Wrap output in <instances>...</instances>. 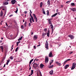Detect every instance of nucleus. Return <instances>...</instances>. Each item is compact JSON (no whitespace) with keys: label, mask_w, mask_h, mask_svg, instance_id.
Segmentation results:
<instances>
[{"label":"nucleus","mask_w":76,"mask_h":76,"mask_svg":"<svg viewBox=\"0 0 76 76\" xmlns=\"http://www.w3.org/2000/svg\"><path fill=\"white\" fill-rule=\"evenodd\" d=\"M73 53V52H70L69 54H72Z\"/></svg>","instance_id":"43"},{"label":"nucleus","mask_w":76,"mask_h":76,"mask_svg":"<svg viewBox=\"0 0 76 76\" xmlns=\"http://www.w3.org/2000/svg\"><path fill=\"white\" fill-rule=\"evenodd\" d=\"M39 75H38V73H37V76H42V74H41V72H39Z\"/></svg>","instance_id":"14"},{"label":"nucleus","mask_w":76,"mask_h":76,"mask_svg":"<svg viewBox=\"0 0 76 76\" xmlns=\"http://www.w3.org/2000/svg\"><path fill=\"white\" fill-rule=\"evenodd\" d=\"M3 11L2 10H1V12L0 16H3Z\"/></svg>","instance_id":"21"},{"label":"nucleus","mask_w":76,"mask_h":76,"mask_svg":"<svg viewBox=\"0 0 76 76\" xmlns=\"http://www.w3.org/2000/svg\"><path fill=\"white\" fill-rule=\"evenodd\" d=\"M4 60L3 59L2 60V62H3L4 61Z\"/></svg>","instance_id":"63"},{"label":"nucleus","mask_w":76,"mask_h":76,"mask_svg":"<svg viewBox=\"0 0 76 76\" xmlns=\"http://www.w3.org/2000/svg\"><path fill=\"white\" fill-rule=\"evenodd\" d=\"M22 40V39L20 37L18 39V41H20V40Z\"/></svg>","instance_id":"39"},{"label":"nucleus","mask_w":76,"mask_h":76,"mask_svg":"<svg viewBox=\"0 0 76 76\" xmlns=\"http://www.w3.org/2000/svg\"><path fill=\"white\" fill-rule=\"evenodd\" d=\"M19 44H18V43H17V46H18V45Z\"/></svg>","instance_id":"64"},{"label":"nucleus","mask_w":76,"mask_h":76,"mask_svg":"<svg viewBox=\"0 0 76 76\" xmlns=\"http://www.w3.org/2000/svg\"><path fill=\"white\" fill-rule=\"evenodd\" d=\"M42 2H41L40 3V7H42Z\"/></svg>","instance_id":"24"},{"label":"nucleus","mask_w":76,"mask_h":76,"mask_svg":"<svg viewBox=\"0 0 76 76\" xmlns=\"http://www.w3.org/2000/svg\"><path fill=\"white\" fill-rule=\"evenodd\" d=\"M30 12H29V13H32V11H31V10H30Z\"/></svg>","instance_id":"45"},{"label":"nucleus","mask_w":76,"mask_h":76,"mask_svg":"<svg viewBox=\"0 0 76 76\" xmlns=\"http://www.w3.org/2000/svg\"><path fill=\"white\" fill-rule=\"evenodd\" d=\"M76 63H73L72 67L71 68V70H73V69H75V67H76Z\"/></svg>","instance_id":"3"},{"label":"nucleus","mask_w":76,"mask_h":76,"mask_svg":"<svg viewBox=\"0 0 76 76\" xmlns=\"http://www.w3.org/2000/svg\"><path fill=\"white\" fill-rule=\"evenodd\" d=\"M5 66H6V64H5L4 65V66H3V67H5Z\"/></svg>","instance_id":"58"},{"label":"nucleus","mask_w":76,"mask_h":76,"mask_svg":"<svg viewBox=\"0 0 76 76\" xmlns=\"http://www.w3.org/2000/svg\"><path fill=\"white\" fill-rule=\"evenodd\" d=\"M10 61V59H8L7 61V63H9V62Z\"/></svg>","instance_id":"38"},{"label":"nucleus","mask_w":76,"mask_h":76,"mask_svg":"<svg viewBox=\"0 0 76 76\" xmlns=\"http://www.w3.org/2000/svg\"><path fill=\"white\" fill-rule=\"evenodd\" d=\"M6 11H7V9L6 8L4 11V12L5 13H6Z\"/></svg>","instance_id":"49"},{"label":"nucleus","mask_w":76,"mask_h":76,"mask_svg":"<svg viewBox=\"0 0 76 76\" xmlns=\"http://www.w3.org/2000/svg\"><path fill=\"white\" fill-rule=\"evenodd\" d=\"M3 8H4L2 9V10H5L6 9V7L5 6H4L3 7Z\"/></svg>","instance_id":"23"},{"label":"nucleus","mask_w":76,"mask_h":76,"mask_svg":"<svg viewBox=\"0 0 76 76\" xmlns=\"http://www.w3.org/2000/svg\"><path fill=\"white\" fill-rule=\"evenodd\" d=\"M71 59H67V60H66L67 61H70V60Z\"/></svg>","instance_id":"54"},{"label":"nucleus","mask_w":76,"mask_h":76,"mask_svg":"<svg viewBox=\"0 0 76 76\" xmlns=\"http://www.w3.org/2000/svg\"><path fill=\"white\" fill-rule=\"evenodd\" d=\"M33 73H34V70H31V75H32Z\"/></svg>","instance_id":"26"},{"label":"nucleus","mask_w":76,"mask_h":76,"mask_svg":"<svg viewBox=\"0 0 76 76\" xmlns=\"http://www.w3.org/2000/svg\"><path fill=\"white\" fill-rule=\"evenodd\" d=\"M38 44H39V45H37V47H39V46H40V42H39Z\"/></svg>","instance_id":"37"},{"label":"nucleus","mask_w":76,"mask_h":76,"mask_svg":"<svg viewBox=\"0 0 76 76\" xmlns=\"http://www.w3.org/2000/svg\"><path fill=\"white\" fill-rule=\"evenodd\" d=\"M33 60H34V59L31 60L30 61H31V62H32V61H33Z\"/></svg>","instance_id":"52"},{"label":"nucleus","mask_w":76,"mask_h":76,"mask_svg":"<svg viewBox=\"0 0 76 76\" xmlns=\"http://www.w3.org/2000/svg\"><path fill=\"white\" fill-rule=\"evenodd\" d=\"M56 64H57L59 66H61V63H59L58 62H56Z\"/></svg>","instance_id":"15"},{"label":"nucleus","mask_w":76,"mask_h":76,"mask_svg":"<svg viewBox=\"0 0 76 76\" xmlns=\"http://www.w3.org/2000/svg\"><path fill=\"white\" fill-rule=\"evenodd\" d=\"M68 37H69V38H71V39H74V36H73V35H69V36H68Z\"/></svg>","instance_id":"4"},{"label":"nucleus","mask_w":76,"mask_h":76,"mask_svg":"<svg viewBox=\"0 0 76 76\" xmlns=\"http://www.w3.org/2000/svg\"><path fill=\"white\" fill-rule=\"evenodd\" d=\"M0 48L1 49L2 52H3L4 51L3 50L4 49V48H3V46H1L0 47Z\"/></svg>","instance_id":"16"},{"label":"nucleus","mask_w":76,"mask_h":76,"mask_svg":"<svg viewBox=\"0 0 76 76\" xmlns=\"http://www.w3.org/2000/svg\"><path fill=\"white\" fill-rule=\"evenodd\" d=\"M26 24H27V22H26V21L24 23V26L25 27H26Z\"/></svg>","instance_id":"25"},{"label":"nucleus","mask_w":76,"mask_h":76,"mask_svg":"<svg viewBox=\"0 0 76 76\" xmlns=\"http://www.w3.org/2000/svg\"><path fill=\"white\" fill-rule=\"evenodd\" d=\"M53 56H53V55L52 52H50L49 54V57H53Z\"/></svg>","instance_id":"5"},{"label":"nucleus","mask_w":76,"mask_h":76,"mask_svg":"<svg viewBox=\"0 0 76 76\" xmlns=\"http://www.w3.org/2000/svg\"><path fill=\"white\" fill-rule=\"evenodd\" d=\"M71 5L72 6H75V3H72Z\"/></svg>","instance_id":"32"},{"label":"nucleus","mask_w":76,"mask_h":76,"mask_svg":"<svg viewBox=\"0 0 76 76\" xmlns=\"http://www.w3.org/2000/svg\"><path fill=\"white\" fill-rule=\"evenodd\" d=\"M67 62V60H66L65 62H64V64H66Z\"/></svg>","instance_id":"44"},{"label":"nucleus","mask_w":76,"mask_h":76,"mask_svg":"<svg viewBox=\"0 0 76 76\" xmlns=\"http://www.w3.org/2000/svg\"><path fill=\"white\" fill-rule=\"evenodd\" d=\"M53 19L52 18H51L50 19H48L49 23L50 25V26L51 27V28L52 29V32H53V28H54V27H53V26L51 23V20Z\"/></svg>","instance_id":"1"},{"label":"nucleus","mask_w":76,"mask_h":76,"mask_svg":"<svg viewBox=\"0 0 76 76\" xmlns=\"http://www.w3.org/2000/svg\"><path fill=\"white\" fill-rule=\"evenodd\" d=\"M50 36V31H48V37H49Z\"/></svg>","instance_id":"31"},{"label":"nucleus","mask_w":76,"mask_h":76,"mask_svg":"<svg viewBox=\"0 0 76 76\" xmlns=\"http://www.w3.org/2000/svg\"><path fill=\"white\" fill-rule=\"evenodd\" d=\"M34 49H36V47H35V46H34Z\"/></svg>","instance_id":"53"},{"label":"nucleus","mask_w":76,"mask_h":76,"mask_svg":"<svg viewBox=\"0 0 76 76\" xmlns=\"http://www.w3.org/2000/svg\"><path fill=\"white\" fill-rule=\"evenodd\" d=\"M11 0H7L6 1H10Z\"/></svg>","instance_id":"61"},{"label":"nucleus","mask_w":76,"mask_h":76,"mask_svg":"<svg viewBox=\"0 0 76 76\" xmlns=\"http://www.w3.org/2000/svg\"><path fill=\"white\" fill-rule=\"evenodd\" d=\"M44 66V65L43 64H41L40 65V68H41V69H42Z\"/></svg>","instance_id":"13"},{"label":"nucleus","mask_w":76,"mask_h":76,"mask_svg":"<svg viewBox=\"0 0 76 76\" xmlns=\"http://www.w3.org/2000/svg\"><path fill=\"white\" fill-rule=\"evenodd\" d=\"M31 20L33 22H34V18L33 19H31Z\"/></svg>","instance_id":"46"},{"label":"nucleus","mask_w":76,"mask_h":76,"mask_svg":"<svg viewBox=\"0 0 76 76\" xmlns=\"http://www.w3.org/2000/svg\"><path fill=\"white\" fill-rule=\"evenodd\" d=\"M24 13H25V14H26V13H27V11H25L24 12Z\"/></svg>","instance_id":"50"},{"label":"nucleus","mask_w":76,"mask_h":76,"mask_svg":"<svg viewBox=\"0 0 76 76\" xmlns=\"http://www.w3.org/2000/svg\"><path fill=\"white\" fill-rule=\"evenodd\" d=\"M33 38L34 40H37L38 39V37L36 35H34V36Z\"/></svg>","instance_id":"9"},{"label":"nucleus","mask_w":76,"mask_h":76,"mask_svg":"<svg viewBox=\"0 0 76 76\" xmlns=\"http://www.w3.org/2000/svg\"><path fill=\"white\" fill-rule=\"evenodd\" d=\"M47 34V36H48V33H45V34H44V35H46V34Z\"/></svg>","instance_id":"42"},{"label":"nucleus","mask_w":76,"mask_h":76,"mask_svg":"<svg viewBox=\"0 0 76 76\" xmlns=\"http://www.w3.org/2000/svg\"><path fill=\"white\" fill-rule=\"evenodd\" d=\"M19 48V47H18L17 48L15 49V52H17V51H18V49Z\"/></svg>","instance_id":"33"},{"label":"nucleus","mask_w":76,"mask_h":76,"mask_svg":"<svg viewBox=\"0 0 76 76\" xmlns=\"http://www.w3.org/2000/svg\"><path fill=\"white\" fill-rule=\"evenodd\" d=\"M29 21H30L31 23H32V21L31 20H30Z\"/></svg>","instance_id":"47"},{"label":"nucleus","mask_w":76,"mask_h":76,"mask_svg":"<svg viewBox=\"0 0 76 76\" xmlns=\"http://www.w3.org/2000/svg\"><path fill=\"white\" fill-rule=\"evenodd\" d=\"M45 45L46 48L48 49V41L47 40L46 41Z\"/></svg>","instance_id":"6"},{"label":"nucleus","mask_w":76,"mask_h":76,"mask_svg":"<svg viewBox=\"0 0 76 76\" xmlns=\"http://www.w3.org/2000/svg\"><path fill=\"white\" fill-rule=\"evenodd\" d=\"M10 60H13V57L12 56H11L10 57Z\"/></svg>","instance_id":"27"},{"label":"nucleus","mask_w":76,"mask_h":76,"mask_svg":"<svg viewBox=\"0 0 76 76\" xmlns=\"http://www.w3.org/2000/svg\"><path fill=\"white\" fill-rule=\"evenodd\" d=\"M52 63H53V62H51L50 63V65H51V64H52Z\"/></svg>","instance_id":"59"},{"label":"nucleus","mask_w":76,"mask_h":76,"mask_svg":"<svg viewBox=\"0 0 76 76\" xmlns=\"http://www.w3.org/2000/svg\"><path fill=\"white\" fill-rule=\"evenodd\" d=\"M42 11L43 14H44V15H45V11H44V10H42Z\"/></svg>","instance_id":"30"},{"label":"nucleus","mask_w":76,"mask_h":76,"mask_svg":"<svg viewBox=\"0 0 76 76\" xmlns=\"http://www.w3.org/2000/svg\"><path fill=\"white\" fill-rule=\"evenodd\" d=\"M58 14V13H56V14H54L52 16V17H55V16H56V15H57Z\"/></svg>","instance_id":"17"},{"label":"nucleus","mask_w":76,"mask_h":76,"mask_svg":"<svg viewBox=\"0 0 76 76\" xmlns=\"http://www.w3.org/2000/svg\"><path fill=\"white\" fill-rule=\"evenodd\" d=\"M33 16L34 18V19L35 18H37V17H36V15H35V14H33Z\"/></svg>","instance_id":"28"},{"label":"nucleus","mask_w":76,"mask_h":76,"mask_svg":"<svg viewBox=\"0 0 76 76\" xmlns=\"http://www.w3.org/2000/svg\"><path fill=\"white\" fill-rule=\"evenodd\" d=\"M48 6H50V0H48Z\"/></svg>","instance_id":"19"},{"label":"nucleus","mask_w":76,"mask_h":76,"mask_svg":"<svg viewBox=\"0 0 76 76\" xmlns=\"http://www.w3.org/2000/svg\"><path fill=\"white\" fill-rule=\"evenodd\" d=\"M50 75H53V70H51L50 72H49Z\"/></svg>","instance_id":"18"},{"label":"nucleus","mask_w":76,"mask_h":76,"mask_svg":"<svg viewBox=\"0 0 76 76\" xmlns=\"http://www.w3.org/2000/svg\"><path fill=\"white\" fill-rule=\"evenodd\" d=\"M16 1L15 0H12L11 1V3L12 4H15V3H16Z\"/></svg>","instance_id":"7"},{"label":"nucleus","mask_w":76,"mask_h":76,"mask_svg":"<svg viewBox=\"0 0 76 76\" xmlns=\"http://www.w3.org/2000/svg\"><path fill=\"white\" fill-rule=\"evenodd\" d=\"M58 9H57L56 10V12L57 13H58Z\"/></svg>","instance_id":"62"},{"label":"nucleus","mask_w":76,"mask_h":76,"mask_svg":"<svg viewBox=\"0 0 76 76\" xmlns=\"http://www.w3.org/2000/svg\"><path fill=\"white\" fill-rule=\"evenodd\" d=\"M69 67V64H67L65 66H64V68L65 69H67L68 67Z\"/></svg>","instance_id":"11"},{"label":"nucleus","mask_w":76,"mask_h":76,"mask_svg":"<svg viewBox=\"0 0 76 76\" xmlns=\"http://www.w3.org/2000/svg\"><path fill=\"white\" fill-rule=\"evenodd\" d=\"M45 32H47V28H45L44 29Z\"/></svg>","instance_id":"41"},{"label":"nucleus","mask_w":76,"mask_h":76,"mask_svg":"<svg viewBox=\"0 0 76 76\" xmlns=\"http://www.w3.org/2000/svg\"><path fill=\"white\" fill-rule=\"evenodd\" d=\"M5 58H6V57L4 56V58H3V59L4 60H5Z\"/></svg>","instance_id":"51"},{"label":"nucleus","mask_w":76,"mask_h":76,"mask_svg":"<svg viewBox=\"0 0 76 76\" xmlns=\"http://www.w3.org/2000/svg\"><path fill=\"white\" fill-rule=\"evenodd\" d=\"M54 66V65H53L51 66L50 65L48 66L49 68H53Z\"/></svg>","instance_id":"20"},{"label":"nucleus","mask_w":76,"mask_h":76,"mask_svg":"<svg viewBox=\"0 0 76 76\" xmlns=\"http://www.w3.org/2000/svg\"><path fill=\"white\" fill-rule=\"evenodd\" d=\"M12 16H13V14H12V15H10L9 16L10 17H12Z\"/></svg>","instance_id":"55"},{"label":"nucleus","mask_w":76,"mask_h":76,"mask_svg":"<svg viewBox=\"0 0 76 76\" xmlns=\"http://www.w3.org/2000/svg\"><path fill=\"white\" fill-rule=\"evenodd\" d=\"M31 26V23H29L28 24V26Z\"/></svg>","instance_id":"56"},{"label":"nucleus","mask_w":76,"mask_h":76,"mask_svg":"<svg viewBox=\"0 0 76 76\" xmlns=\"http://www.w3.org/2000/svg\"><path fill=\"white\" fill-rule=\"evenodd\" d=\"M45 63H48V57L47 56H46L45 57Z\"/></svg>","instance_id":"10"},{"label":"nucleus","mask_w":76,"mask_h":76,"mask_svg":"<svg viewBox=\"0 0 76 76\" xmlns=\"http://www.w3.org/2000/svg\"><path fill=\"white\" fill-rule=\"evenodd\" d=\"M30 16H31V19H34V18H33V16L31 15V13L30 12Z\"/></svg>","instance_id":"22"},{"label":"nucleus","mask_w":76,"mask_h":76,"mask_svg":"<svg viewBox=\"0 0 76 76\" xmlns=\"http://www.w3.org/2000/svg\"><path fill=\"white\" fill-rule=\"evenodd\" d=\"M35 60H36V61H39V59H37V58H35V59H34V62L35 61Z\"/></svg>","instance_id":"34"},{"label":"nucleus","mask_w":76,"mask_h":76,"mask_svg":"<svg viewBox=\"0 0 76 76\" xmlns=\"http://www.w3.org/2000/svg\"><path fill=\"white\" fill-rule=\"evenodd\" d=\"M39 64L36 63H34L33 64V67H34V68H37L39 67Z\"/></svg>","instance_id":"2"},{"label":"nucleus","mask_w":76,"mask_h":76,"mask_svg":"<svg viewBox=\"0 0 76 76\" xmlns=\"http://www.w3.org/2000/svg\"><path fill=\"white\" fill-rule=\"evenodd\" d=\"M32 63V62L31 61H30L29 64H31V63Z\"/></svg>","instance_id":"57"},{"label":"nucleus","mask_w":76,"mask_h":76,"mask_svg":"<svg viewBox=\"0 0 76 76\" xmlns=\"http://www.w3.org/2000/svg\"><path fill=\"white\" fill-rule=\"evenodd\" d=\"M16 9L17 10H16V11L15 12L16 13H17V12H18V8H16Z\"/></svg>","instance_id":"35"},{"label":"nucleus","mask_w":76,"mask_h":76,"mask_svg":"<svg viewBox=\"0 0 76 76\" xmlns=\"http://www.w3.org/2000/svg\"><path fill=\"white\" fill-rule=\"evenodd\" d=\"M6 26H8V25H7V23H6Z\"/></svg>","instance_id":"60"},{"label":"nucleus","mask_w":76,"mask_h":76,"mask_svg":"<svg viewBox=\"0 0 76 76\" xmlns=\"http://www.w3.org/2000/svg\"><path fill=\"white\" fill-rule=\"evenodd\" d=\"M3 3H4L3 4V5L4 6H5V5H7V4H9V2L7 1H6L4 2H3Z\"/></svg>","instance_id":"8"},{"label":"nucleus","mask_w":76,"mask_h":76,"mask_svg":"<svg viewBox=\"0 0 76 76\" xmlns=\"http://www.w3.org/2000/svg\"><path fill=\"white\" fill-rule=\"evenodd\" d=\"M71 10H72L73 12H76V8H74L73 9L71 8L70 9Z\"/></svg>","instance_id":"12"},{"label":"nucleus","mask_w":76,"mask_h":76,"mask_svg":"<svg viewBox=\"0 0 76 76\" xmlns=\"http://www.w3.org/2000/svg\"><path fill=\"white\" fill-rule=\"evenodd\" d=\"M10 37L11 38H12V37H13V35L12 34H11L10 35Z\"/></svg>","instance_id":"48"},{"label":"nucleus","mask_w":76,"mask_h":76,"mask_svg":"<svg viewBox=\"0 0 76 76\" xmlns=\"http://www.w3.org/2000/svg\"><path fill=\"white\" fill-rule=\"evenodd\" d=\"M35 21H36V22H37V21L38 20L37 19V18H34Z\"/></svg>","instance_id":"29"},{"label":"nucleus","mask_w":76,"mask_h":76,"mask_svg":"<svg viewBox=\"0 0 76 76\" xmlns=\"http://www.w3.org/2000/svg\"><path fill=\"white\" fill-rule=\"evenodd\" d=\"M71 1H67L66 2V3H69V2H70Z\"/></svg>","instance_id":"40"},{"label":"nucleus","mask_w":76,"mask_h":76,"mask_svg":"<svg viewBox=\"0 0 76 76\" xmlns=\"http://www.w3.org/2000/svg\"><path fill=\"white\" fill-rule=\"evenodd\" d=\"M21 29H24V27H23V26L22 25L21 26Z\"/></svg>","instance_id":"36"}]
</instances>
